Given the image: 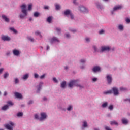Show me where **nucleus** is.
Wrapping results in <instances>:
<instances>
[{
	"instance_id": "052dcab7",
	"label": "nucleus",
	"mask_w": 130,
	"mask_h": 130,
	"mask_svg": "<svg viewBox=\"0 0 130 130\" xmlns=\"http://www.w3.org/2000/svg\"><path fill=\"white\" fill-rule=\"evenodd\" d=\"M32 103H33V101H29L28 102V104H32Z\"/></svg>"
},
{
	"instance_id": "f8f14e48",
	"label": "nucleus",
	"mask_w": 130,
	"mask_h": 130,
	"mask_svg": "<svg viewBox=\"0 0 130 130\" xmlns=\"http://www.w3.org/2000/svg\"><path fill=\"white\" fill-rule=\"evenodd\" d=\"M13 54L14 55H16V56H18V55H20V51H19V50H13Z\"/></svg>"
},
{
	"instance_id": "9d476101",
	"label": "nucleus",
	"mask_w": 130,
	"mask_h": 130,
	"mask_svg": "<svg viewBox=\"0 0 130 130\" xmlns=\"http://www.w3.org/2000/svg\"><path fill=\"white\" fill-rule=\"evenodd\" d=\"M80 10L82 13H87V12H88V10L86 8L83 6H81V7H80Z\"/></svg>"
},
{
	"instance_id": "4c0bfd02",
	"label": "nucleus",
	"mask_w": 130,
	"mask_h": 130,
	"mask_svg": "<svg viewBox=\"0 0 130 130\" xmlns=\"http://www.w3.org/2000/svg\"><path fill=\"white\" fill-rule=\"evenodd\" d=\"M126 88H123V87H121L120 88V91H126Z\"/></svg>"
},
{
	"instance_id": "72a5a7b5",
	"label": "nucleus",
	"mask_w": 130,
	"mask_h": 130,
	"mask_svg": "<svg viewBox=\"0 0 130 130\" xmlns=\"http://www.w3.org/2000/svg\"><path fill=\"white\" fill-rule=\"evenodd\" d=\"M108 108L109 109H110V110H112L113 109V105H110Z\"/></svg>"
},
{
	"instance_id": "39448f33",
	"label": "nucleus",
	"mask_w": 130,
	"mask_h": 130,
	"mask_svg": "<svg viewBox=\"0 0 130 130\" xmlns=\"http://www.w3.org/2000/svg\"><path fill=\"white\" fill-rule=\"evenodd\" d=\"M47 117V115L45 113H41V118L39 119L40 121L43 120Z\"/></svg>"
},
{
	"instance_id": "1a4fd4ad",
	"label": "nucleus",
	"mask_w": 130,
	"mask_h": 130,
	"mask_svg": "<svg viewBox=\"0 0 130 130\" xmlns=\"http://www.w3.org/2000/svg\"><path fill=\"white\" fill-rule=\"evenodd\" d=\"M14 95L16 98H18L19 99H22V98L23 97V96L21 93L17 92L14 93Z\"/></svg>"
},
{
	"instance_id": "0e129e2a",
	"label": "nucleus",
	"mask_w": 130,
	"mask_h": 130,
	"mask_svg": "<svg viewBox=\"0 0 130 130\" xmlns=\"http://www.w3.org/2000/svg\"><path fill=\"white\" fill-rule=\"evenodd\" d=\"M73 3H74V4H75V5H76V0H74Z\"/></svg>"
},
{
	"instance_id": "864d4df0",
	"label": "nucleus",
	"mask_w": 130,
	"mask_h": 130,
	"mask_svg": "<svg viewBox=\"0 0 130 130\" xmlns=\"http://www.w3.org/2000/svg\"><path fill=\"white\" fill-rule=\"evenodd\" d=\"M4 70V68L0 69V74H2V73H3Z\"/></svg>"
},
{
	"instance_id": "6e6552de",
	"label": "nucleus",
	"mask_w": 130,
	"mask_h": 130,
	"mask_svg": "<svg viewBox=\"0 0 130 130\" xmlns=\"http://www.w3.org/2000/svg\"><path fill=\"white\" fill-rule=\"evenodd\" d=\"M110 50V48L108 46L102 47L101 49V52H103V51H109Z\"/></svg>"
},
{
	"instance_id": "603ef678",
	"label": "nucleus",
	"mask_w": 130,
	"mask_h": 130,
	"mask_svg": "<svg viewBox=\"0 0 130 130\" xmlns=\"http://www.w3.org/2000/svg\"><path fill=\"white\" fill-rule=\"evenodd\" d=\"M35 118H36V119H38V115L35 114Z\"/></svg>"
},
{
	"instance_id": "c756f323",
	"label": "nucleus",
	"mask_w": 130,
	"mask_h": 130,
	"mask_svg": "<svg viewBox=\"0 0 130 130\" xmlns=\"http://www.w3.org/2000/svg\"><path fill=\"white\" fill-rule=\"evenodd\" d=\"M108 104V103H107V102H106L102 104V107H106V106H107Z\"/></svg>"
},
{
	"instance_id": "a878e982",
	"label": "nucleus",
	"mask_w": 130,
	"mask_h": 130,
	"mask_svg": "<svg viewBox=\"0 0 130 130\" xmlns=\"http://www.w3.org/2000/svg\"><path fill=\"white\" fill-rule=\"evenodd\" d=\"M9 77V73L6 72L4 75V79H7Z\"/></svg>"
},
{
	"instance_id": "37998d69",
	"label": "nucleus",
	"mask_w": 130,
	"mask_h": 130,
	"mask_svg": "<svg viewBox=\"0 0 130 130\" xmlns=\"http://www.w3.org/2000/svg\"><path fill=\"white\" fill-rule=\"evenodd\" d=\"M44 78H45V74H43L40 77V79H44Z\"/></svg>"
},
{
	"instance_id": "412c9836",
	"label": "nucleus",
	"mask_w": 130,
	"mask_h": 130,
	"mask_svg": "<svg viewBox=\"0 0 130 130\" xmlns=\"http://www.w3.org/2000/svg\"><path fill=\"white\" fill-rule=\"evenodd\" d=\"M9 108V106L8 105H6L2 107V110H7Z\"/></svg>"
},
{
	"instance_id": "4be33fe9",
	"label": "nucleus",
	"mask_w": 130,
	"mask_h": 130,
	"mask_svg": "<svg viewBox=\"0 0 130 130\" xmlns=\"http://www.w3.org/2000/svg\"><path fill=\"white\" fill-rule=\"evenodd\" d=\"M66 85H67V82L66 81H63L61 83V88H64V87H66Z\"/></svg>"
},
{
	"instance_id": "bf43d9fd",
	"label": "nucleus",
	"mask_w": 130,
	"mask_h": 130,
	"mask_svg": "<svg viewBox=\"0 0 130 130\" xmlns=\"http://www.w3.org/2000/svg\"><path fill=\"white\" fill-rule=\"evenodd\" d=\"M66 35L67 38H69V37H70V35L69 34H67Z\"/></svg>"
},
{
	"instance_id": "ea45409f",
	"label": "nucleus",
	"mask_w": 130,
	"mask_h": 130,
	"mask_svg": "<svg viewBox=\"0 0 130 130\" xmlns=\"http://www.w3.org/2000/svg\"><path fill=\"white\" fill-rule=\"evenodd\" d=\"M105 129L106 130H111V128H110L109 127L107 126H106L105 127Z\"/></svg>"
},
{
	"instance_id": "b1692460",
	"label": "nucleus",
	"mask_w": 130,
	"mask_h": 130,
	"mask_svg": "<svg viewBox=\"0 0 130 130\" xmlns=\"http://www.w3.org/2000/svg\"><path fill=\"white\" fill-rule=\"evenodd\" d=\"M10 30H11V31L14 32V33H15V34L18 33V31H17V30L15 29V28H14V27L10 28Z\"/></svg>"
},
{
	"instance_id": "de8ad7c7",
	"label": "nucleus",
	"mask_w": 130,
	"mask_h": 130,
	"mask_svg": "<svg viewBox=\"0 0 130 130\" xmlns=\"http://www.w3.org/2000/svg\"><path fill=\"white\" fill-rule=\"evenodd\" d=\"M93 48L94 49L95 52H96V51H97V47H96L95 46H93Z\"/></svg>"
},
{
	"instance_id": "69168bd1",
	"label": "nucleus",
	"mask_w": 130,
	"mask_h": 130,
	"mask_svg": "<svg viewBox=\"0 0 130 130\" xmlns=\"http://www.w3.org/2000/svg\"><path fill=\"white\" fill-rule=\"evenodd\" d=\"M68 66L65 67V70H68Z\"/></svg>"
},
{
	"instance_id": "2eb2a0df",
	"label": "nucleus",
	"mask_w": 130,
	"mask_h": 130,
	"mask_svg": "<svg viewBox=\"0 0 130 130\" xmlns=\"http://www.w3.org/2000/svg\"><path fill=\"white\" fill-rule=\"evenodd\" d=\"M5 126L6 128H7V129L13 130V127H12V126L9 125V124L5 125Z\"/></svg>"
},
{
	"instance_id": "f3484780",
	"label": "nucleus",
	"mask_w": 130,
	"mask_h": 130,
	"mask_svg": "<svg viewBox=\"0 0 130 130\" xmlns=\"http://www.w3.org/2000/svg\"><path fill=\"white\" fill-rule=\"evenodd\" d=\"M110 124L111 125H118V123L115 121H112L110 122Z\"/></svg>"
},
{
	"instance_id": "c03bdc74",
	"label": "nucleus",
	"mask_w": 130,
	"mask_h": 130,
	"mask_svg": "<svg viewBox=\"0 0 130 130\" xmlns=\"http://www.w3.org/2000/svg\"><path fill=\"white\" fill-rule=\"evenodd\" d=\"M80 61H81V62L82 63H85L86 62V60H84V59H81V60H80Z\"/></svg>"
},
{
	"instance_id": "c9c22d12",
	"label": "nucleus",
	"mask_w": 130,
	"mask_h": 130,
	"mask_svg": "<svg viewBox=\"0 0 130 130\" xmlns=\"http://www.w3.org/2000/svg\"><path fill=\"white\" fill-rule=\"evenodd\" d=\"M36 35H39L40 37H42V36L41 35L40 32L39 31H36L35 32Z\"/></svg>"
},
{
	"instance_id": "3c124183",
	"label": "nucleus",
	"mask_w": 130,
	"mask_h": 130,
	"mask_svg": "<svg viewBox=\"0 0 130 130\" xmlns=\"http://www.w3.org/2000/svg\"><path fill=\"white\" fill-rule=\"evenodd\" d=\"M34 76H35V78L36 79H37V78H38V74L36 73V74H35Z\"/></svg>"
},
{
	"instance_id": "49530a36",
	"label": "nucleus",
	"mask_w": 130,
	"mask_h": 130,
	"mask_svg": "<svg viewBox=\"0 0 130 130\" xmlns=\"http://www.w3.org/2000/svg\"><path fill=\"white\" fill-rule=\"evenodd\" d=\"M53 80L54 82H55V83H57V79H56V78H53Z\"/></svg>"
},
{
	"instance_id": "bb28decb",
	"label": "nucleus",
	"mask_w": 130,
	"mask_h": 130,
	"mask_svg": "<svg viewBox=\"0 0 130 130\" xmlns=\"http://www.w3.org/2000/svg\"><path fill=\"white\" fill-rule=\"evenodd\" d=\"M47 22H48V23H51V21H52L51 17H48V18L47 19Z\"/></svg>"
},
{
	"instance_id": "5fc2aeb1",
	"label": "nucleus",
	"mask_w": 130,
	"mask_h": 130,
	"mask_svg": "<svg viewBox=\"0 0 130 130\" xmlns=\"http://www.w3.org/2000/svg\"><path fill=\"white\" fill-rule=\"evenodd\" d=\"M29 40H30L31 42H33V41H34V39L33 38H29Z\"/></svg>"
},
{
	"instance_id": "09e8293b",
	"label": "nucleus",
	"mask_w": 130,
	"mask_h": 130,
	"mask_svg": "<svg viewBox=\"0 0 130 130\" xmlns=\"http://www.w3.org/2000/svg\"><path fill=\"white\" fill-rule=\"evenodd\" d=\"M9 124L11 125V126H14V123L13 122H10Z\"/></svg>"
},
{
	"instance_id": "58836bf2",
	"label": "nucleus",
	"mask_w": 130,
	"mask_h": 130,
	"mask_svg": "<svg viewBox=\"0 0 130 130\" xmlns=\"http://www.w3.org/2000/svg\"><path fill=\"white\" fill-rule=\"evenodd\" d=\"M15 84H18V83H19V79H18V78H15Z\"/></svg>"
},
{
	"instance_id": "6e6d98bb",
	"label": "nucleus",
	"mask_w": 130,
	"mask_h": 130,
	"mask_svg": "<svg viewBox=\"0 0 130 130\" xmlns=\"http://www.w3.org/2000/svg\"><path fill=\"white\" fill-rule=\"evenodd\" d=\"M44 9H45V10H48V6H44Z\"/></svg>"
},
{
	"instance_id": "473e14b6",
	"label": "nucleus",
	"mask_w": 130,
	"mask_h": 130,
	"mask_svg": "<svg viewBox=\"0 0 130 130\" xmlns=\"http://www.w3.org/2000/svg\"><path fill=\"white\" fill-rule=\"evenodd\" d=\"M17 116L18 117H20L21 116H23V113L19 112V113H17Z\"/></svg>"
},
{
	"instance_id": "393cba45",
	"label": "nucleus",
	"mask_w": 130,
	"mask_h": 130,
	"mask_svg": "<svg viewBox=\"0 0 130 130\" xmlns=\"http://www.w3.org/2000/svg\"><path fill=\"white\" fill-rule=\"evenodd\" d=\"M28 78H29V75H28V74H25L23 76V77H22V79L23 80H27Z\"/></svg>"
},
{
	"instance_id": "20e7f679",
	"label": "nucleus",
	"mask_w": 130,
	"mask_h": 130,
	"mask_svg": "<svg viewBox=\"0 0 130 130\" xmlns=\"http://www.w3.org/2000/svg\"><path fill=\"white\" fill-rule=\"evenodd\" d=\"M112 90V93H114V95H115V96H117V95H118V94H119L118 89H117V88L113 87Z\"/></svg>"
},
{
	"instance_id": "a211bd4d",
	"label": "nucleus",
	"mask_w": 130,
	"mask_h": 130,
	"mask_svg": "<svg viewBox=\"0 0 130 130\" xmlns=\"http://www.w3.org/2000/svg\"><path fill=\"white\" fill-rule=\"evenodd\" d=\"M122 122L123 124H127V123H128V121H127L125 118H123L122 119Z\"/></svg>"
},
{
	"instance_id": "4d7b16f0",
	"label": "nucleus",
	"mask_w": 130,
	"mask_h": 130,
	"mask_svg": "<svg viewBox=\"0 0 130 130\" xmlns=\"http://www.w3.org/2000/svg\"><path fill=\"white\" fill-rule=\"evenodd\" d=\"M92 81L93 82H96V81H97V78H93Z\"/></svg>"
},
{
	"instance_id": "79ce46f5",
	"label": "nucleus",
	"mask_w": 130,
	"mask_h": 130,
	"mask_svg": "<svg viewBox=\"0 0 130 130\" xmlns=\"http://www.w3.org/2000/svg\"><path fill=\"white\" fill-rule=\"evenodd\" d=\"M103 33H104V30L103 29H102L99 31V34H103Z\"/></svg>"
},
{
	"instance_id": "9b49d317",
	"label": "nucleus",
	"mask_w": 130,
	"mask_h": 130,
	"mask_svg": "<svg viewBox=\"0 0 130 130\" xmlns=\"http://www.w3.org/2000/svg\"><path fill=\"white\" fill-rule=\"evenodd\" d=\"M2 19H3V20L5 21V22H10V20L8 17H7V16H6L5 15H2Z\"/></svg>"
},
{
	"instance_id": "6ab92c4d",
	"label": "nucleus",
	"mask_w": 130,
	"mask_h": 130,
	"mask_svg": "<svg viewBox=\"0 0 130 130\" xmlns=\"http://www.w3.org/2000/svg\"><path fill=\"white\" fill-rule=\"evenodd\" d=\"M58 41V39L56 37H53L51 41V42H56Z\"/></svg>"
},
{
	"instance_id": "13d9d810",
	"label": "nucleus",
	"mask_w": 130,
	"mask_h": 130,
	"mask_svg": "<svg viewBox=\"0 0 130 130\" xmlns=\"http://www.w3.org/2000/svg\"><path fill=\"white\" fill-rule=\"evenodd\" d=\"M8 95V93H7V91H5L4 93V96H7Z\"/></svg>"
},
{
	"instance_id": "f257e3e1",
	"label": "nucleus",
	"mask_w": 130,
	"mask_h": 130,
	"mask_svg": "<svg viewBox=\"0 0 130 130\" xmlns=\"http://www.w3.org/2000/svg\"><path fill=\"white\" fill-rule=\"evenodd\" d=\"M21 8L22 10L21 12L23 14H20V18L21 19H24V18L28 15V12H27V10H26V5L23 4L21 5Z\"/></svg>"
},
{
	"instance_id": "a18cd8bd",
	"label": "nucleus",
	"mask_w": 130,
	"mask_h": 130,
	"mask_svg": "<svg viewBox=\"0 0 130 130\" xmlns=\"http://www.w3.org/2000/svg\"><path fill=\"white\" fill-rule=\"evenodd\" d=\"M7 103L9 105H13V103L11 101L8 102Z\"/></svg>"
},
{
	"instance_id": "5701e85b",
	"label": "nucleus",
	"mask_w": 130,
	"mask_h": 130,
	"mask_svg": "<svg viewBox=\"0 0 130 130\" xmlns=\"http://www.w3.org/2000/svg\"><path fill=\"white\" fill-rule=\"evenodd\" d=\"M43 85V82H41L39 84V87L38 88V91H40V89H41V87H42V85Z\"/></svg>"
},
{
	"instance_id": "ddd939ff",
	"label": "nucleus",
	"mask_w": 130,
	"mask_h": 130,
	"mask_svg": "<svg viewBox=\"0 0 130 130\" xmlns=\"http://www.w3.org/2000/svg\"><path fill=\"white\" fill-rule=\"evenodd\" d=\"M107 80L108 84H110L111 82H112V78H111V76H110L109 75L107 76Z\"/></svg>"
},
{
	"instance_id": "e2e57ef3",
	"label": "nucleus",
	"mask_w": 130,
	"mask_h": 130,
	"mask_svg": "<svg viewBox=\"0 0 130 130\" xmlns=\"http://www.w3.org/2000/svg\"><path fill=\"white\" fill-rule=\"evenodd\" d=\"M50 47L49 46H47V50H48L49 49Z\"/></svg>"
},
{
	"instance_id": "dca6fc26",
	"label": "nucleus",
	"mask_w": 130,
	"mask_h": 130,
	"mask_svg": "<svg viewBox=\"0 0 130 130\" xmlns=\"http://www.w3.org/2000/svg\"><path fill=\"white\" fill-rule=\"evenodd\" d=\"M103 94H104L105 95H108V94H112V90H110L107 91H104L103 92Z\"/></svg>"
},
{
	"instance_id": "7c9ffc66",
	"label": "nucleus",
	"mask_w": 130,
	"mask_h": 130,
	"mask_svg": "<svg viewBox=\"0 0 130 130\" xmlns=\"http://www.w3.org/2000/svg\"><path fill=\"white\" fill-rule=\"evenodd\" d=\"M118 29L122 31L123 30V26L121 25H119Z\"/></svg>"
},
{
	"instance_id": "a19ab883",
	"label": "nucleus",
	"mask_w": 130,
	"mask_h": 130,
	"mask_svg": "<svg viewBox=\"0 0 130 130\" xmlns=\"http://www.w3.org/2000/svg\"><path fill=\"white\" fill-rule=\"evenodd\" d=\"M126 23H130V19L128 18H126Z\"/></svg>"
},
{
	"instance_id": "8fccbe9b",
	"label": "nucleus",
	"mask_w": 130,
	"mask_h": 130,
	"mask_svg": "<svg viewBox=\"0 0 130 130\" xmlns=\"http://www.w3.org/2000/svg\"><path fill=\"white\" fill-rule=\"evenodd\" d=\"M85 40L87 42H89V41H90V39L89 38H86Z\"/></svg>"
},
{
	"instance_id": "0eeeda50",
	"label": "nucleus",
	"mask_w": 130,
	"mask_h": 130,
	"mask_svg": "<svg viewBox=\"0 0 130 130\" xmlns=\"http://www.w3.org/2000/svg\"><path fill=\"white\" fill-rule=\"evenodd\" d=\"M2 40H4V41H10V40H11V38L7 36H3L2 37Z\"/></svg>"
},
{
	"instance_id": "c85d7f7f",
	"label": "nucleus",
	"mask_w": 130,
	"mask_h": 130,
	"mask_svg": "<svg viewBox=\"0 0 130 130\" xmlns=\"http://www.w3.org/2000/svg\"><path fill=\"white\" fill-rule=\"evenodd\" d=\"M82 126L83 127H87V121H84L83 122V124Z\"/></svg>"
},
{
	"instance_id": "774afa93",
	"label": "nucleus",
	"mask_w": 130,
	"mask_h": 130,
	"mask_svg": "<svg viewBox=\"0 0 130 130\" xmlns=\"http://www.w3.org/2000/svg\"><path fill=\"white\" fill-rule=\"evenodd\" d=\"M84 68H85L84 67H81V69H84Z\"/></svg>"
},
{
	"instance_id": "cd10ccee",
	"label": "nucleus",
	"mask_w": 130,
	"mask_h": 130,
	"mask_svg": "<svg viewBox=\"0 0 130 130\" xmlns=\"http://www.w3.org/2000/svg\"><path fill=\"white\" fill-rule=\"evenodd\" d=\"M32 7H33V5H32V4L28 5V11H31L32 9Z\"/></svg>"
},
{
	"instance_id": "423d86ee",
	"label": "nucleus",
	"mask_w": 130,
	"mask_h": 130,
	"mask_svg": "<svg viewBox=\"0 0 130 130\" xmlns=\"http://www.w3.org/2000/svg\"><path fill=\"white\" fill-rule=\"evenodd\" d=\"M122 8V6L121 5H118L117 6H115L113 9V11H112V15H113V12L117 11V10H121V8Z\"/></svg>"
},
{
	"instance_id": "680f3d73",
	"label": "nucleus",
	"mask_w": 130,
	"mask_h": 130,
	"mask_svg": "<svg viewBox=\"0 0 130 130\" xmlns=\"http://www.w3.org/2000/svg\"><path fill=\"white\" fill-rule=\"evenodd\" d=\"M43 100L45 101V100H47V99L46 97L43 98Z\"/></svg>"
},
{
	"instance_id": "e433bc0d",
	"label": "nucleus",
	"mask_w": 130,
	"mask_h": 130,
	"mask_svg": "<svg viewBox=\"0 0 130 130\" xmlns=\"http://www.w3.org/2000/svg\"><path fill=\"white\" fill-rule=\"evenodd\" d=\"M72 109H73V107H72V106H70L67 108V110H68V111H70L72 110Z\"/></svg>"
},
{
	"instance_id": "4468645a",
	"label": "nucleus",
	"mask_w": 130,
	"mask_h": 130,
	"mask_svg": "<svg viewBox=\"0 0 130 130\" xmlns=\"http://www.w3.org/2000/svg\"><path fill=\"white\" fill-rule=\"evenodd\" d=\"M100 71V67L98 66L94 67L93 69V72L96 73V72H99Z\"/></svg>"
},
{
	"instance_id": "7ed1b4c3",
	"label": "nucleus",
	"mask_w": 130,
	"mask_h": 130,
	"mask_svg": "<svg viewBox=\"0 0 130 130\" xmlns=\"http://www.w3.org/2000/svg\"><path fill=\"white\" fill-rule=\"evenodd\" d=\"M64 15L65 16H69L72 20L74 19V15H73V13L71 11V10L67 9L64 12Z\"/></svg>"
},
{
	"instance_id": "f704fd0d",
	"label": "nucleus",
	"mask_w": 130,
	"mask_h": 130,
	"mask_svg": "<svg viewBox=\"0 0 130 130\" xmlns=\"http://www.w3.org/2000/svg\"><path fill=\"white\" fill-rule=\"evenodd\" d=\"M56 30L57 31V33H60V32H61V29L59 28H56Z\"/></svg>"
},
{
	"instance_id": "2f4dec72",
	"label": "nucleus",
	"mask_w": 130,
	"mask_h": 130,
	"mask_svg": "<svg viewBox=\"0 0 130 130\" xmlns=\"http://www.w3.org/2000/svg\"><path fill=\"white\" fill-rule=\"evenodd\" d=\"M56 10H59L60 9V6L58 4L55 5Z\"/></svg>"
},
{
	"instance_id": "338daca9",
	"label": "nucleus",
	"mask_w": 130,
	"mask_h": 130,
	"mask_svg": "<svg viewBox=\"0 0 130 130\" xmlns=\"http://www.w3.org/2000/svg\"><path fill=\"white\" fill-rule=\"evenodd\" d=\"M29 20L30 22H31V21H32V18H29Z\"/></svg>"
},
{
	"instance_id": "aec40b11",
	"label": "nucleus",
	"mask_w": 130,
	"mask_h": 130,
	"mask_svg": "<svg viewBox=\"0 0 130 130\" xmlns=\"http://www.w3.org/2000/svg\"><path fill=\"white\" fill-rule=\"evenodd\" d=\"M39 16H40V13H39L38 12H36L34 13V16L36 18L39 17Z\"/></svg>"
},
{
	"instance_id": "f03ea898",
	"label": "nucleus",
	"mask_w": 130,
	"mask_h": 130,
	"mask_svg": "<svg viewBox=\"0 0 130 130\" xmlns=\"http://www.w3.org/2000/svg\"><path fill=\"white\" fill-rule=\"evenodd\" d=\"M73 86H76V87H79L80 89H82L83 87L82 85H80L78 83L77 80H71L68 84V86L69 88H73Z\"/></svg>"
}]
</instances>
